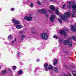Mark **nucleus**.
<instances>
[{
  "label": "nucleus",
  "mask_w": 76,
  "mask_h": 76,
  "mask_svg": "<svg viewBox=\"0 0 76 76\" xmlns=\"http://www.w3.org/2000/svg\"><path fill=\"white\" fill-rule=\"evenodd\" d=\"M72 11L74 12H72V13L71 16V17L75 18L76 16L75 14V13H76V5H72Z\"/></svg>",
  "instance_id": "1"
},
{
  "label": "nucleus",
  "mask_w": 76,
  "mask_h": 76,
  "mask_svg": "<svg viewBox=\"0 0 76 76\" xmlns=\"http://www.w3.org/2000/svg\"><path fill=\"white\" fill-rule=\"evenodd\" d=\"M70 12H65L64 13L63 15H60L59 16L61 19H62V20H64L66 17H69V16H70Z\"/></svg>",
  "instance_id": "2"
},
{
  "label": "nucleus",
  "mask_w": 76,
  "mask_h": 76,
  "mask_svg": "<svg viewBox=\"0 0 76 76\" xmlns=\"http://www.w3.org/2000/svg\"><path fill=\"white\" fill-rule=\"evenodd\" d=\"M40 35L43 39L47 40V39H48V35H47V34L45 33H41L40 34Z\"/></svg>",
  "instance_id": "3"
},
{
  "label": "nucleus",
  "mask_w": 76,
  "mask_h": 76,
  "mask_svg": "<svg viewBox=\"0 0 76 76\" xmlns=\"http://www.w3.org/2000/svg\"><path fill=\"white\" fill-rule=\"evenodd\" d=\"M68 30L67 28H65L63 30H61L60 31L61 34H62V35H64L65 36V38H66L67 35V34L66 32H67L68 31Z\"/></svg>",
  "instance_id": "4"
},
{
  "label": "nucleus",
  "mask_w": 76,
  "mask_h": 76,
  "mask_svg": "<svg viewBox=\"0 0 76 76\" xmlns=\"http://www.w3.org/2000/svg\"><path fill=\"white\" fill-rule=\"evenodd\" d=\"M31 33L32 35H34V34H38V33L36 32V29L35 28H31Z\"/></svg>",
  "instance_id": "5"
},
{
  "label": "nucleus",
  "mask_w": 76,
  "mask_h": 76,
  "mask_svg": "<svg viewBox=\"0 0 76 76\" xmlns=\"http://www.w3.org/2000/svg\"><path fill=\"white\" fill-rule=\"evenodd\" d=\"M38 12H41L43 14H46L47 13V11L45 9H43L42 10H38Z\"/></svg>",
  "instance_id": "6"
},
{
  "label": "nucleus",
  "mask_w": 76,
  "mask_h": 76,
  "mask_svg": "<svg viewBox=\"0 0 76 76\" xmlns=\"http://www.w3.org/2000/svg\"><path fill=\"white\" fill-rule=\"evenodd\" d=\"M24 19L27 21H31L32 20V17L31 16L29 17H24Z\"/></svg>",
  "instance_id": "7"
},
{
  "label": "nucleus",
  "mask_w": 76,
  "mask_h": 76,
  "mask_svg": "<svg viewBox=\"0 0 76 76\" xmlns=\"http://www.w3.org/2000/svg\"><path fill=\"white\" fill-rule=\"evenodd\" d=\"M12 22L14 23V25L16 26V25H18L20 24V22L18 20H16L15 19H13L12 20Z\"/></svg>",
  "instance_id": "8"
},
{
  "label": "nucleus",
  "mask_w": 76,
  "mask_h": 76,
  "mask_svg": "<svg viewBox=\"0 0 76 76\" xmlns=\"http://www.w3.org/2000/svg\"><path fill=\"white\" fill-rule=\"evenodd\" d=\"M53 67L52 65H50L48 66V68L47 67L46 68L45 70H46V71H48V70H51L53 69Z\"/></svg>",
  "instance_id": "9"
},
{
  "label": "nucleus",
  "mask_w": 76,
  "mask_h": 76,
  "mask_svg": "<svg viewBox=\"0 0 76 76\" xmlns=\"http://www.w3.org/2000/svg\"><path fill=\"white\" fill-rule=\"evenodd\" d=\"M56 18V15H51L50 17V20L51 22H53L54 20V19Z\"/></svg>",
  "instance_id": "10"
},
{
  "label": "nucleus",
  "mask_w": 76,
  "mask_h": 76,
  "mask_svg": "<svg viewBox=\"0 0 76 76\" xmlns=\"http://www.w3.org/2000/svg\"><path fill=\"white\" fill-rule=\"evenodd\" d=\"M71 29L72 31L73 32H75L76 31V28L74 26L72 25L71 26Z\"/></svg>",
  "instance_id": "11"
},
{
  "label": "nucleus",
  "mask_w": 76,
  "mask_h": 76,
  "mask_svg": "<svg viewBox=\"0 0 76 76\" xmlns=\"http://www.w3.org/2000/svg\"><path fill=\"white\" fill-rule=\"evenodd\" d=\"M17 29H21L23 28V26L21 25H18L15 26Z\"/></svg>",
  "instance_id": "12"
},
{
  "label": "nucleus",
  "mask_w": 76,
  "mask_h": 76,
  "mask_svg": "<svg viewBox=\"0 0 76 76\" xmlns=\"http://www.w3.org/2000/svg\"><path fill=\"white\" fill-rule=\"evenodd\" d=\"M49 8L52 10H54L56 9V7L54 5H51L50 6Z\"/></svg>",
  "instance_id": "13"
},
{
  "label": "nucleus",
  "mask_w": 76,
  "mask_h": 76,
  "mask_svg": "<svg viewBox=\"0 0 76 76\" xmlns=\"http://www.w3.org/2000/svg\"><path fill=\"white\" fill-rule=\"evenodd\" d=\"M68 45L70 47H72L73 43H72V42L69 41V42H68Z\"/></svg>",
  "instance_id": "14"
},
{
  "label": "nucleus",
  "mask_w": 76,
  "mask_h": 76,
  "mask_svg": "<svg viewBox=\"0 0 76 76\" xmlns=\"http://www.w3.org/2000/svg\"><path fill=\"white\" fill-rule=\"evenodd\" d=\"M71 3H72V2H71L69 3H68V4H67V7L68 8H70V7H72V5H71Z\"/></svg>",
  "instance_id": "15"
},
{
  "label": "nucleus",
  "mask_w": 76,
  "mask_h": 76,
  "mask_svg": "<svg viewBox=\"0 0 76 76\" xmlns=\"http://www.w3.org/2000/svg\"><path fill=\"white\" fill-rule=\"evenodd\" d=\"M69 41V40H65L64 42V45H67V44H68Z\"/></svg>",
  "instance_id": "16"
},
{
  "label": "nucleus",
  "mask_w": 76,
  "mask_h": 76,
  "mask_svg": "<svg viewBox=\"0 0 76 76\" xmlns=\"http://www.w3.org/2000/svg\"><path fill=\"white\" fill-rule=\"evenodd\" d=\"M57 59H55L53 61V65L56 66V64H57Z\"/></svg>",
  "instance_id": "17"
},
{
  "label": "nucleus",
  "mask_w": 76,
  "mask_h": 76,
  "mask_svg": "<svg viewBox=\"0 0 76 76\" xmlns=\"http://www.w3.org/2000/svg\"><path fill=\"white\" fill-rule=\"evenodd\" d=\"M53 70L56 72H58V70H59V69L57 67H55L53 69Z\"/></svg>",
  "instance_id": "18"
},
{
  "label": "nucleus",
  "mask_w": 76,
  "mask_h": 76,
  "mask_svg": "<svg viewBox=\"0 0 76 76\" xmlns=\"http://www.w3.org/2000/svg\"><path fill=\"white\" fill-rule=\"evenodd\" d=\"M58 8H56V12L55 13H56L57 15H59V12H58Z\"/></svg>",
  "instance_id": "19"
},
{
  "label": "nucleus",
  "mask_w": 76,
  "mask_h": 76,
  "mask_svg": "<svg viewBox=\"0 0 76 76\" xmlns=\"http://www.w3.org/2000/svg\"><path fill=\"white\" fill-rule=\"evenodd\" d=\"M6 73H7V71H6V70L5 69L2 71L1 74L2 75H5Z\"/></svg>",
  "instance_id": "20"
},
{
  "label": "nucleus",
  "mask_w": 76,
  "mask_h": 76,
  "mask_svg": "<svg viewBox=\"0 0 76 76\" xmlns=\"http://www.w3.org/2000/svg\"><path fill=\"white\" fill-rule=\"evenodd\" d=\"M25 38H26V35H23L21 36V38L22 40H23V39Z\"/></svg>",
  "instance_id": "21"
},
{
  "label": "nucleus",
  "mask_w": 76,
  "mask_h": 76,
  "mask_svg": "<svg viewBox=\"0 0 76 76\" xmlns=\"http://www.w3.org/2000/svg\"><path fill=\"white\" fill-rule=\"evenodd\" d=\"M8 39L9 41H11V40H12V36H9L8 38Z\"/></svg>",
  "instance_id": "22"
},
{
  "label": "nucleus",
  "mask_w": 76,
  "mask_h": 76,
  "mask_svg": "<svg viewBox=\"0 0 76 76\" xmlns=\"http://www.w3.org/2000/svg\"><path fill=\"white\" fill-rule=\"evenodd\" d=\"M73 76H76V71H73L72 72Z\"/></svg>",
  "instance_id": "23"
},
{
  "label": "nucleus",
  "mask_w": 76,
  "mask_h": 76,
  "mask_svg": "<svg viewBox=\"0 0 76 76\" xmlns=\"http://www.w3.org/2000/svg\"><path fill=\"white\" fill-rule=\"evenodd\" d=\"M72 39H73L74 41H75L76 40V36H72Z\"/></svg>",
  "instance_id": "24"
},
{
  "label": "nucleus",
  "mask_w": 76,
  "mask_h": 76,
  "mask_svg": "<svg viewBox=\"0 0 76 76\" xmlns=\"http://www.w3.org/2000/svg\"><path fill=\"white\" fill-rule=\"evenodd\" d=\"M44 67H47L48 66V64L45 63L44 64Z\"/></svg>",
  "instance_id": "25"
},
{
  "label": "nucleus",
  "mask_w": 76,
  "mask_h": 76,
  "mask_svg": "<svg viewBox=\"0 0 76 76\" xmlns=\"http://www.w3.org/2000/svg\"><path fill=\"white\" fill-rule=\"evenodd\" d=\"M53 38H55V39H58V36L55 35H54L53 37Z\"/></svg>",
  "instance_id": "26"
},
{
  "label": "nucleus",
  "mask_w": 76,
  "mask_h": 76,
  "mask_svg": "<svg viewBox=\"0 0 76 76\" xmlns=\"http://www.w3.org/2000/svg\"><path fill=\"white\" fill-rule=\"evenodd\" d=\"M18 74H20V75H21V74L22 73V70H20L18 72Z\"/></svg>",
  "instance_id": "27"
},
{
  "label": "nucleus",
  "mask_w": 76,
  "mask_h": 76,
  "mask_svg": "<svg viewBox=\"0 0 76 76\" xmlns=\"http://www.w3.org/2000/svg\"><path fill=\"white\" fill-rule=\"evenodd\" d=\"M65 68L66 69H70V67L68 66H67L66 65L65 66Z\"/></svg>",
  "instance_id": "28"
},
{
  "label": "nucleus",
  "mask_w": 76,
  "mask_h": 76,
  "mask_svg": "<svg viewBox=\"0 0 76 76\" xmlns=\"http://www.w3.org/2000/svg\"><path fill=\"white\" fill-rule=\"evenodd\" d=\"M58 41L60 42H63V40L62 39H60L58 40Z\"/></svg>",
  "instance_id": "29"
},
{
  "label": "nucleus",
  "mask_w": 76,
  "mask_h": 76,
  "mask_svg": "<svg viewBox=\"0 0 76 76\" xmlns=\"http://www.w3.org/2000/svg\"><path fill=\"white\" fill-rule=\"evenodd\" d=\"M37 3L38 4H39V5L41 4V2H40V1H37Z\"/></svg>",
  "instance_id": "30"
},
{
  "label": "nucleus",
  "mask_w": 76,
  "mask_h": 76,
  "mask_svg": "<svg viewBox=\"0 0 76 76\" xmlns=\"http://www.w3.org/2000/svg\"><path fill=\"white\" fill-rule=\"evenodd\" d=\"M30 6L31 7H34V4H33V3H31L30 4Z\"/></svg>",
  "instance_id": "31"
},
{
  "label": "nucleus",
  "mask_w": 76,
  "mask_h": 76,
  "mask_svg": "<svg viewBox=\"0 0 76 76\" xmlns=\"http://www.w3.org/2000/svg\"><path fill=\"white\" fill-rule=\"evenodd\" d=\"M38 69H39L38 67H36L35 68V70L34 71V72H36V71H37V70H38Z\"/></svg>",
  "instance_id": "32"
},
{
  "label": "nucleus",
  "mask_w": 76,
  "mask_h": 76,
  "mask_svg": "<svg viewBox=\"0 0 76 76\" xmlns=\"http://www.w3.org/2000/svg\"><path fill=\"white\" fill-rule=\"evenodd\" d=\"M16 66H14L13 67V69L14 70L16 69Z\"/></svg>",
  "instance_id": "33"
},
{
  "label": "nucleus",
  "mask_w": 76,
  "mask_h": 76,
  "mask_svg": "<svg viewBox=\"0 0 76 76\" xmlns=\"http://www.w3.org/2000/svg\"><path fill=\"white\" fill-rule=\"evenodd\" d=\"M17 57H19L20 56V53L19 52L18 53L17 55Z\"/></svg>",
  "instance_id": "34"
},
{
  "label": "nucleus",
  "mask_w": 76,
  "mask_h": 76,
  "mask_svg": "<svg viewBox=\"0 0 76 76\" xmlns=\"http://www.w3.org/2000/svg\"><path fill=\"white\" fill-rule=\"evenodd\" d=\"M58 20L59 22L60 23H62V21H61V20L60 19H58Z\"/></svg>",
  "instance_id": "35"
},
{
  "label": "nucleus",
  "mask_w": 76,
  "mask_h": 76,
  "mask_svg": "<svg viewBox=\"0 0 76 76\" xmlns=\"http://www.w3.org/2000/svg\"><path fill=\"white\" fill-rule=\"evenodd\" d=\"M14 43H15V42L14 41H12V45H13L14 44Z\"/></svg>",
  "instance_id": "36"
},
{
  "label": "nucleus",
  "mask_w": 76,
  "mask_h": 76,
  "mask_svg": "<svg viewBox=\"0 0 76 76\" xmlns=\"http://www.w3.org/2000/svg\"><path fill=\"white\" fill-rule=\"evenodd\" d=\"M23 31H20V33H23Z\"/></svg>",
  "instance_id": "37"
},
{
  "label": "nucleus",
  "mask_w": 76,
  "mask_h": 76,
  "mask_svg": "<svg viewBox=\"0 0 76 76\" xmlns=\"http://www.w3.org/2000/svg\"><path fill=\"white\" fill-rule=\"evenodd\" d=\"M14 10H15V9H14V8H11V10L12 11H13Z\"/></svg>",
  "instance_id": "38"
},
{
  "label": "nucleus",
  "mask_w": 76,
  "mask_h": 76,
  "mask_svg": "<svg viewBox=\"0 0 76 76\" xmlns=\"http://www.w3.org/2000/svg\"><path fill=\"white\" fill-rule=\"evenodd\" d=\"M66 6V5L65 4H64L63 6V7H62L63 8H64V7H65V6Z\"/></svg>",
  "instance_id": "39"
},
{
  "label": "nucleus",
  "mask_w": 76,
  "mask_h": 76,
  "mask_svg": "<svg viewBox=\"0 0 76 76\" xmlns=\"http://www.w3.org/2000/svg\"><path fill=\"white\" fill-rule=\"evenodd\" d=\"M37 62H39V61H40V60H39V59H38L37 60Z\"/></svg>",
  "instance_id": "40"
},
{
  "label": "nucleus",
  "mask_w": 76,
  "mask_h": 76,
  "mask_svg": "<svg viewBox=\"0 0 76 76\" xmlns=\"http://www.w3.org/2000/svg\"><path fill=\"white\" fill-rule=\"evenodd\" d=\"M48 12H51V10H48Z\"/></svg>",
  "instance_id": "41"
},
{
  "label": "nucleus",
  "mask_w": 76,
  "mask_h": 76,
  "mask_svg": "<svg viewBox=\"0 0 76 76\" xmlns=\"http://www.w3.org/2000/svg\"><path fill=\"white\" fill-rule=\"evenodd\" d=\"M31 50H34V48H31Z\"/></svg>",
  "instance_id": "42"
},
{
  "label": "nucleus",
  "mask_w": 76,
  "mask_h": 76,
  "mask_svg": "<svg viewBox=\"0 0 76 76\" xmlns=\"http://www.w3.org/2000/svg\"><path fill=\"white\" fill-rule=\"evenodd\" d=\"M50 1H53V0H50Z\"/></svg>",
  "instance_id": "43"
},
{
  "label": "nucleus",
  "mask_w": 76,
  "mask_h": 76,
  "mask_svg": "<svg viewBox=\"0 0 76 76\" xmlns=\"http://www.w3.org/2000/svg\"><path fill=\"white\" fill-rule=\"evenodd\" d=\"M46 16H47V17H48V15H46Z\"/></svg>",
  "instance_id": "44"
},
{
  "label": "nucleus",
  "mask_w": 76,
  "mask_h": 76,
  "mask_svg": "<svg viewBox=\"0 0 76 76\" xmlns=\"http://www.w3.org/2000/svg\"><path fill=\"white\" fill-rule=\"evenodd\" d=\"M9 70L10 72L11 71V69H10V70H9Z\"/></svg>",
  "instance_id": "45"
},
{
  "label": "nucleus",
  "mask_w": 76,
  "mask_h": 76,
  "mask_svg": "<svg viewBox=\"0 0 76 76\" xmlns=\"http://www.w3.org/2000/svg\"><path fill=\"white\" fill-rule=\"evenodd\" d=\"M39 50L40 49V48H39Z\"/></svg>",
  "instance_id": "46"
},
{
  "label": "nucleus",
  "mask_w": 76,
  "mask_h": 76,
  "mask_svg": "<svg viewBox=\"0 0 76 76\" xmlns=\"http://www.w3.org/2000/svg\"><path fill=\"white\" fill-rule=\"evenodd\" d=\"M52 51H53V50H52Z\"/></svg>",
  "instance_id": "47"
}]
</instances>
